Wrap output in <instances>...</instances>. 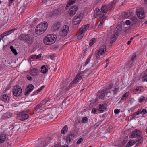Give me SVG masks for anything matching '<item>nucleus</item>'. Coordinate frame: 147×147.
Instances as JSON below:
<instances>
[{"label": "nucleus", "mask_w": 147, "mask_h": 147, "mask_svg": "<svg viewBox=\"0 0 147 147\" xmlns=\"http://www.w3.org/2000/svg\"><path fill=\"white\" fill-rule=\"evenodd\" d=\"M48 25V24L46 22H41L36 27L35 30L36 33L38 35L43 34L47 29Z\"/></svg>", "instance_id": "obj_1"}, {"label": "nucleus", "mask_w": 147, "mask_h": 147, "mask_svg": "<svg viewBox=\"0 0 147 147\" xmlns=\"http://www.w3.org/2000/svg\"><path fill=\"white\" fill-rule=\"evenodd\" d=\"M57 36L55 35L49 34L44 38L43 42L46 45H51L55 43L56 40Z\"/></svg>", "instance_id": "obj_2"}, {"label": "nucleus", "mask_w": 147, "mask_h": 147, "mask_svg": "<svg viewBox=\"0 0 147 147\" xmlns=\"http://www.w3.org/2000/svg\"><path fill=\"white\" fill-rule=\"evenodd\" d=\"M106 46L103 45L101 46L99 49L95 51V56L96 58H99L100 56L104 55L105 52L106 51Z\"/></svg>", "instance_id": "obj_3"}, {"label": "nucleus", "mask_w": 147, "mask_h": 147, "mask_svg": "<svg viewBox=\"0 0 147 147\" xmlns=\"http://www.w3.org/2000/svg\"><path fill=\"white\" fill-rule=\"evenodd\" d=\"M89 25L87 24L84 26H83L78 30V32L77 34V38L79 40L81 39L83 36V34L84 32H86L89 28Z\"/></svg>", "instance_id": "obj_4"}, {"label": "nucleus", "mask_w": 147, "mask_h": 147, "mask_svg": "<svg viewBox=\"0 0 147 147\" xmlns=\"http://www.w3.org/2000/svg\"><path fill=\"white\" fill-rule=\"evenodd\" d=\"M22 89L19 86L15 85L13 88L12 90L13 95L16 97H19L21 96L22 94Z\"/></svg>", "instance_id": "obj_5"}, {"label": "nucleus", "mask_w": 147, "mask_h": 147, "mask_svg": "<svg viewBox=\"0 0 147 147\" xmlns=\"http://www.w3.org/2000/svg\"><path fill=\"white\" fill-rule=\"evenodd\" d=\"M116 0H113L112 2L109 4L107 6L103 5L102 6L101 11L106 14L108 10L111 9L115 5L116 3Z\"/></svg>", "instance_id": "obj_6"}, {"label": "nucleus", "mask_w": 147, "mask_h": 147, "mask_svg": "<svg viewBox=\"0 0 147 147\" xmlns=\"http://www.w3.org/2000/svg\"><path fill=\"white\" fill-rule=\"evenodd\" d=\"M83 18L82 14L81 13L77 14L74 18L73 23L74 25L79 24Z\"/></svg>", "instance_id": "obj_7"}, {"label": "nucleus", "mask_w": 147, "mask_h": 147, "mask_svg": "<svg viewBox=\"0 0 147 147\" xmlns=\"http://www.w3.org/2000/svg\"><path fill=\"white\" fill-rule=\"evenodd\" d=\"M69 31V27L67 25L64 26L59 32L60 35L62 36H65L67 34Z\"/></svg>", "instance_id": "obj_8"}, {"label": "nucleus", "mask_w": 147, "mask_h": 147, "mask_svg": "<svg viewBox=\"0 0 147 147\" xmlns=\"http://www.w3.org/2000/svg\"><path fill=\"white\" fill-rule=\"evenodd\" d=\"M29 117L28 114H25V113L21 112H20L17 115V118L21 120H24L27 119Z\"/></svg>", "instance_id": "obj_9"}, {"label": "nucleus", "mask_w": 147, "mask_h": 147, "mask_svg": "<svg viewBox=\"0 0 147 147\" xmlns=\"http://www.w3.org/2000/svg\"><path fill=\"white\" fill-rule=\"evenodd\" d=\"M78 9V8L77 6H72L68 11L69 15L70 16H73L76 13Z\"/></svg>", "instance_id": "obj_10"}, {"label": "nucleus", "mask_w": 147, "mask_h": 147, "mask_svg": "<svg viewBox=\"0 0 147 147\" xmlns=\"http://www.w3.org/2000/svg\"><path fill=\"white\" fill-rule=\"evenodd\" d=\"M78 82H76V80H73L71 83L69 84L68 86H67L65 84L63 85L64 87L65 88L64 89L66 91L68 90L70 88H72L75 87L76 84H77Z\"/></svg>", "instance_id": "obj_11"}, {"label": "nucleus", "mask_w": 147, "mask_h": 147, "mask_svg": "<svg viewBox=\"0 0 147 147\" xmlns=\"http://www.w3.org/2000/svg\"><path fill=\"white\" fill-rule=\"evenodd\" d=\"M137 15L140 19H143L145 16V13L144 10L142 8L137 9Z\"/></svg>", "instance_id": "obj_12"}, {"label": "nucleus", "mask_w": 147, "mask_h": 147, "mask_svg": "<svg viewBox=\"0 0 147 147\" xmlns=\"http://www.w3.org/2000/svg\"><path fill=\"white\" fill-rule=\"evenodd\" d=\"M34 88V86L31 84H30L26 88L25 92V95H28L33 90Z\"/></svg>", "instance_id": "obj_13"}, {"label": "nucleus", "mask_w": 147, "mask_h": 147, "mask_svg": "<svg viewBox=\"0 0 147 147\" xmlns=\"http://www.w3.org/2000/svg\"><path fill=\"white\" fill-rule=\"evenodd\" d=\"M16 30V29L15 28L13 29L5 32L4 33L2 34L1 35V37L2 38H1V40L3 39L6 36H7Z\"/></svg>", "instance_id": "obj_14"}, {"label": "nucleus", "mask_w": 147, "mask_h": 147, "mask_svg": "<svg viewBox=\"0 0 147 147\" xmlns=\"http://www.w3.org/2000/svg\"><path fill=\"white\" fill-rule=\"evenodd\" d=\"M99 107L97 109L101 113L103 112L107 109V105L106 104H100Z\"/></svg>", "instance_id": "obj_15"}, {"label": "nucleus", "mask_w": 147, "mask_h": 147, "mask_svg": "<svg viewBox=\"0 0 147 147\" xmlns=\"http://www.w3.org/2000/svg\"><path fill=\"white\" fill-rule=\"evenodd\" d=\"M38 70L37 68H34L31 69L30 74L33 77H35L38 75Z\"/></svg>", "instance_id": "obj_16"}, {"label": "nucleus", "mask_w": 147, "mask_h": 147, "mask_svg": "<svg viewBox=\"0 0 147 147\" xmlns=\"http://www.w3.org/2000/svg\"><path fill=\"white\" fill-rule=\"evenodd\" d=\"M61 26L60 22H56L53 26L52 28L53 30L54 31H57Z\"/></svg>", "instance_id": "obj_17"}, {"label": "nucleus", "mask_w": 147, "mask_h": 147, "mask_svg": "<svg viewBox=\"0 0 147 147\" xmlns=\"http://www.w3.org/2000/svg\"><path fill=\"white\" fill-rule=\"evenodd\" d=\"M84 72H81L79 74H78L75 78L74 80L78 83L79 80H81L82 77L84 76Z\"/></svg>", "instance_id": "obj_18"}, {"label": "nucleus", "mask_w": 147, "mask_h": 147, "mask_svg": "<svg viewBox=\"0 0 147 147\" xmlns=\"http://www.w3.org/2000/svg\"><path fill=\"white\" fill-rule=\"evenodd\" d=\"M57 112V109L56 108H52L51 111V115H50V117L53 119L56 117L55 114Z\"/></svg>", "instance_id": "obj_19"}, {"label": "nucleus", "mask_w": 147, "mask_h": 147, "mask_svg": "<svg viewBox=\"0 0 147 147\" xmlns=\"http://www.w3.org/2000/svg\"><path fill=\"white\" fill-rule=\"evenodd\" d=\"M141 134V132L140 130H135L133 131L131 134V137H136L138 136H140Z\"/></svg>", "instance_id": "obj_20"}, {"label": "nucleus", "mask_w": 147, "mask_h": 147, "mask_svg": "<svg viewBox=\"0 0 147 147\" xmlns=\"http://www.w3.org/2000/svg\"><path fill=\"white\" fill-rule=\"evenodd\" d=\"M12 116L11 113L8 112L3 114L2 116V118L4 120L11 117Z\"/></svg>", "instance_id": "obj_21"}, {"label": "nucleus", "mask_w": 147, "mask_h": 147, "mask_svg": "<svg viewBox=\"0 0 147 147\" xmlns=\"http://www.w3.org/2000/svg\"><path fill=\"white\" fill-rule=\"evenodd\" d=\"M1 99L2 101L6 103L8 102L9 100V97L7 95L5 94L2 95Z\"/></svg>", "instance_id": "obj_22"}, {"label": "nucleus", "mask_w": 147, "mask_h": 147, "mask_svg": "<svg viewBox=\"0 0 147 147\" xmlns=\"http://www.w3.org/2000/svg\"><path fill=\"white\" fill-rule=\"evenodd\" d=\"M74 137V135L72 134H70L67 135L66 138V141L67 143L68 144H70L71 140L72 139V138Z\"/></svg>", "instance_id": "obj_23"}, {"label": "nucleus", "mask_w": 147, "mask_h": 147, "mask_svg": "<svg viewBox=\"0 0 147 147\" xmlns=\"http://www.w3.org/2000/svg\"><path fill=\"white\" fill-rule=\"evenodd\" d=\"M118 35L115 33L114 35L112 36L110 39V42L111 43H112L114 42L116 40L117 37Z\"/></svg>", "instance_id": "obj_24"}, {"label": "nucleus", "mask_w": 147, "mask_h": 147, "mask_svg": "<svg viewBox=\"0 0 147 147\" xmlns=\"http://www.w3.org/2000/svg\"><path fill=\"white\" fill-rule=\"evenodd\" d=\"M129 94V92H127L124 94L121 97V100L123 101H125L127 99Z\"/></svg>", "instance_id": "obj_25"}, {"label": "nucleus", "mask_w": 147, "mask_h": 147, "mask_svg": "<svg viewBox=\"0 0 147 147\" xmlns=\"http://www.w3.org/2000/svg\"><path fill=\"white\" fill-rule=\"evenodd\" d=\"M68 130V127L67 125H65L61 130V132L62 134H64L67 132Z\"/></svg>", "instance_id": "obj_26"}, {"label": "nucleus", "mask_w": 147, "mask_h": 147, "mask_svg": "<svg viewBox=\"0 0 147 147\" xmlns=\"http://www.w3.org/2000/svg\"><path fill=\"white\" fill-rule=\"evenodd\" d=\"M122 30L121 27L120 26H117L115 29V33L118 35L121 31Z\"/></svg>", "instance_id": "obj_27"}, {"label": "nucleus", "mask_w": 147, "mask_h": 147, "mask_svg": "<svg viewBox=\"0 0 147 147\" xmlns=\"http://www.w3.org/2000/svg\"><path fill=\"white\" fill-rule=\"evenodd\" d=\"M6 135L5 134L2 133L1 135V143L3 142L5 140Z\"/></svg>", "instance_id": "obj_28"}, {"label": "nucleus", "mask_w": 147, "mask_h": 147, "mask_svg": "<svg viewBox=\"0 0 147 147\" xmlns=\"http://www.w3.org/2000/svg\"><path fill=\"white\" fill-rule=\"evenodd\" d=\"M134 90L136 92H137L138 93H140L144 91V89L142 87H137Z\"/></svg>", "instance_id": "obj_29"}, {"label": "nucleus", "mask_w": 147, "mask_h": 147, "mask_svg": "<svg viewBox=\"0 0 147 147\" xmlns=\"http://www.w3.org/2000/svg\"><path fill=\"white\" fill-rule=\"evenodd\" d=\"M106 13L104 12H102V11H101L100 13V17L101 18L102 20H104L107 17V16H105Z\"/></svg>", "instance_id": "obj_30"}, {"label": "nucleus", "mask_w": 147, "mask_h": 147, "mask_svg": "<svg viewBox=\"0 0 147 147\" xmlns=\"http://www.w3.org/2000/svg\"><path fill=\"white\" fill-rule=\"evenodd\" d=\"M41 72L44 74L46 73L48 71V69L46 68L45 65H43L41 68Z\"/></svg>", "instance_id": "obj_31"}, {"label": "nucleus", "mask_w": 147, "mask_h": 147, "mask_svg": "<svg viewBox=\"0 0 147 147\" xmlns=\"http://www.w3.org/2000/svg\"><path fill=\"white\" fill-rule=\"evenodd\" d=\"M136 143L135 140H131L127 144L128 147H130L134 145Z\"/></svg>", "instance_id": "obj_32"}, {"label": "nucleus", "mask_w": 147, "mask_h": 147, "mask_svg": "<svg viewBox=\"0 0 147 147\" xmlns=\"http://www.w3.org/2000/svg\"><path fill=\"white\" fill-rule=\"evenodd\" d=\"M100 11V9L99 8H96L94 11V16L95 18L97 17L98 16V13Z\"/></svg>", "instance_id": "obj_33"}, {"label": "nucleus", "mask_w": 147, "mask_h": 147, "mask_svg": "<svg viewBox=\"0 0 147 147\" xmlns=\"http://www.w3.org/2000/svg\"><path fill=\"white\" fill-rule=\"evenodd\" d=\"M140 114H141V110L139 109L137 112L134 113L133 114L131 115L133 119H134V117Z\"/></svg>", "instance_id": "obj_34"}, {"label": "nucleus", "mask_w": 147, "mask_h": 147, "mask_svg": "<svg viewBox=\"0 0 147 147\" xmlns=\"http://www.w3.org/2000/svg\"><path fill=\"white\" fill-rule=\"evenodd\" d=\"M97 94L100 98H102L104 97L105 94L103 92H98Z\"/></svg>", "instance_id": "obj_35"}, {"label": "nucleus", "mask_w": 147, "mask_h": 147, "mask_svg": "<svg viewBox=\"0 0 147 147\" xmlns=\"http://www.w3.org/2000/svg\"><path fill=\"white\" fill-rule=\"evenodd\" d=\"M131 20V21L132 22V24H135L137 21V18L133 16L132 17Z\"/></svg>", "instance_id": "obj_36"}, {"label": "nucleus", "mask_w": 147, "mask_h": 147, "mask_svg": "<svg viewBox=\"0 0 147 147\" xmlns=\"http://www.w3.org/2000/svg\"><path fill=\"white\" fill-rule=\"evenodd\" d=\"M96 41V39L95 38H93L90 41L89 45L90 46H92V45Z\"/></svg>", "instance_id": "obj_37"}, {"label": "nucleus", "mask_w": 147, "mask_h": 147, "mask_svg": "<svg viewBox=\"0 0 147 147\" xmlns=\"http://www.w3.org/2000/svg\"><path fill=\"white\" fill-rule=\"evenodd\" d=\"M10 49L11 51L15 55H16L18 54V53L16 51L15 49L13 48V46H11L10 47Z\"/></svg>", "instance_id": "obj_38"}, {"label": "nucleus", "mask_w": 147, "mask_h": 147, "mask_svg": "<svg viewBox=\"0 0 147 147\" xmlns=\"http://www.w3.org/2000/svg\"><path fill=\"white\" fill-rule=\"evenodd\" d=\"M139 138L140 139H138L137 141L138 143L137 144V146H139L142 142V136H139Z\"/></svg>", "instance_id": "obj_39"}, {"label": "nucleus", "mask_w": 147, "mask_h": 147, "mask_svg": "<svg viewBox=\"0 0 147 147\" xmlns=\"http://www.w3.org/2000/svg\"><path fill=\"white\" fill-rule=\"evenodd\" d=\"M82 122L85 123L88 122V118L86 117H84L82 120Z\"/></svg>", "instance_id": "obj_40"}, {"label": "nucleus", "mask_w": 147, "mask_h": 147, "mask_svg": "<svg viewBox=\"0 0 147 147\" xmlns=\"http://www.w3.org/2000/svg\"><path fill=\"white\" fill-rule=\"evenodd\" d=\"M24 37V40L26 41H30L31 40V38L28 35H25Z\"/></svg>", "instance_id": "obj_41"}, {"label": "nucleus", "mask_w": 147, "mask_h": 147, "mask_svg": "<svg viewBox=\"0 0 147 147\" xmlns=\"http://www.w3.org/2000/svg\"><path fill=\"white\" fill-rule=\"evenodd\" d=\"M49 100V98H45L44 100H42L40 103L42 105H44V104H45V103H46Z\"/></svg>", "instance_id": "obj_42"}, {"label": "nucleus", "mask_w": 147, "mask_h": 147, "mask_svg": "<svg viewBox=\"0 0 147 147\" xmlns=\"http://www.w3.org/2000/svg\"><path fill=\"white\" fill-rule=\"evenodd\" d=\"M136 53H134L132 57L131 60L133 61H135L136 59Z\"/></svg>", "instance_id": "obj_43"}, {"label": "nucleus", "mask_w": 147, "mask_h": 147, "mask_svg": "<svg viewBox=\"0 0 147 147\" xmlns=\"http://www.w3.org/2000/svg\"><path fill=\"white\" fill-rule=\"evenodd\" d=\"M145 100V97L144 96H142L139 99V101L140 103H141L143 101Z\"/></svg>", "instance_id": "obj_44"}, {"label": "nucleus", "mask_w": 147, "mask_h": 147, "mask_svg": "<svg viewBox=\"0 0 147 147\" xmlns=\"http://www.w3.org/2000/svg\"><path fill=\"white\" fill-rule=\"evenodd\" d=\"M92 54L89 56V57L87 59V60L86 61V62L85 63V65H86L87 64H88L89 63V62H90V58L91 57V56H92Z\"/></svg>", "instance_id": "obj_45"}, {"label": "nucleus", "mask_w": 147, "mask_h": 147, "mask_svg": "<svg viewBox=\"0 0 147 147\" xmlns=\"http://www.w3.org/2000/svg\"><path fill=\"white\" fill-rule=\"evenodd\" d=\"M76 0H70L68 2V4L69 5H73Z\"/></svg>", "instance_id": "obj_46"}, {"label": "nucleus", "mask_w": 147, "mask_h": 147, "mask_svg": "<svg viewBox=\"0 0 147 147\" xmlns=\"http://www.w3.org/2000/svg\"><path fill=\"white\" fill-rule=\"evenodd\" d=\"M147 113V111L145 109H143L142 111H141V114H145Z\"/></svg>", "instance_id": "obj_47"}, {"label": "nucleus", "mask_w": 147, "mask_h": 147, "mask_svg": "<svg viewBox=\"0 0 147 147\" xmlns=\"http://www.w3.org/2000/svg\"><path fill=\"white\" fill-rule=\"evenodd\" d=\"M42 106V105L40 103L38 104L35 107V109H40Z\"/></svg>", "instance_id": "obj_48"}, {"label": "nucleus", "mask_w": 147, "mask_h": 147, "mask_svg": "<svg viewBox=\"0 0 147 147\" xmlns=\"http://www.w3.org/2000/svg\"><path fill=\"white\" fill-rule=\"evenodd\" d=\"M51 0H43L42 1L44 3L46 4H49Z\"/></svg>", "instance_id": "obj_49"}, {"label": "nucleus", "mask_w": 147, "mask_h": 147, "mask_svg": "<svg viewBox=\"0 0 147 147\" xmlns=\"http://www.w3.org/2000/svg\"><path fill=\"white\" fill-rule=\"evenodd\" d=\"M120 111V110L117 109H116L114 110V113L115 114H118Z\"/></svg>", "instance_id": "obj_50"}, {"label": "nucleus", "mask_w": 147, "mask_h": 147, "mask_svg": "<svg viewBox=\"0 0 147 147\" xmlns=\"http://www.w3.org/2000/svg\"><path fill=\"white\" fill-rule=\"evenodd\" d=\"M125 23L127 25H130L131 24H132V22L130 20H127L126 21Z\"/></svg>", "instance_id": "obj_51"}, {"label": "nucleus", "mask_w": 147, "mask_h": 147, "mask_svg": "<svg viewBox=\"0 0 147 147\" xmlns=\"http://www.w3.org/2000/svg\"><path fill=\"white\" fill-rule=\"evenodd\" d=\"M83 139L82 138H80L77 142V144H80L83 141Z\"/></svg>", "instance_id": "obj_52"}, {"label": "nucleus", "mask_w": 147, "mask_h": 147, "mask_svg": "<svg viewBox=\"0 0 147 147\" xmlns=\"http://www.w3.org/2000/svg\"><path fill=\"white\" fill-rule=\"evenodd\" d=\"M59 9H56L54 10L53 13V14H57L59 13Z\"/></svg>", "instance_id": "obj_53"}, {"label": "nucleus", "mask_w": 147, "mask_h": 147, "mask_svg": "<svg viewBox=\"0 0 147 147\" xmlns=\"http://www.w3.org/2000/svg\"><path fill=\"white\" fill-rule=\"evenodd\" d=\"M30 57L32 59H37L36 55H31Z\"/></svg>", "instance_id": "obj_54"}, {"label": "nucleus", "mask_w": 147, "mask_h": 147, "mask_svg": "<svg viewBox=\"0 0 147 147\" xmlns=\"http://www.w3.org/2000/svg\"><path fill=\"white\" fill-rule=\"evenodd\" d=\"M97 109L96 108H93L92 109V112L93 113L95 114L97 111Z\"/></svg>", "instance_id": "obj_55"}, {"label": "nucleus", "mask_w": 147, "mask_h": 147, "mask_svg": "<svg viewBox=\"0 0 147 147\" xmlns=\"http://www.w3.org/2000/svg\"><path fill=\"white\" fill-rule=\"evenodd\" d=\"M101 123V121H99L97 123H96L95 125V126L96 127H98L99 125Z\"/></svg>", "instance_id": "obj_56"}, {"label": "nucleus", "mask_w": 147, "mask_h": 147, "mask_svg": "<svg viewBox=\"0 0 147 147\" xmlns=\"http://www.w3.org/2000/svg\"><path fill=\"white\" fill-rule=\"evenodd\" d=\"M143 79L144 81L147 82V75H146L143 76Z\"/></svg>", "instance_id": "obj_57"}, {"label": "nucleus", "mask_w": 147, "mask_h": 147, "mask_svg": "<svg viewBox=\"0 0 147 147\" xmlns=\"http://www.w3.org/2000/svg\"><path fill=\"white\" fill-rule=\"evenodd\" d=\"M27 78L29 80H32V78L29 75L27 76Z\"/></svg>", "instance_id": "obj_58"}, {"label": "nucleus", "mask_w": 147, "mask_h": 147, "mask_svg": "<svg viewBox=\"0 0 147 147\" xmlns=\"http://www.w3.org/2000/svg\"><path fill=\"white\" fill-rule=\"evenodd\" d=\"M123 16H124V18H126L127 17V14L126 13H124L123 14Z\"/></svg>", "instance_id": "obj_59"}, {"label": "nucleus", "mask_w": 147, "mask_h": 147, "mask_svg": "<svg viewBox=\"0 0 147 147\" xmlns=\"http://www.w3.org/2000/svg\"><path fill=\"white\" fill-rule=\"evenodd\" d=\"M102 20V19L100 20V24H102V25H103V24L104 23V21H103V20Z\"/></svg>", "instance_id": "obj_60"}, {"label": "nucleus", "mask_w": 147, "mask_h": 147, "mask_svg": "<svg viewBox=\"0 0 147 147\" xmlns=\"http://www.w3.org/2000/svg\"><path fill=\"white\" fill-rule=\"evenodd\" d=\"M50 57L52 59H53L54 58V57H55V56L54 55L52 54L50 55Z\"/></svg>", "instance_id": "obj_61"}, {"label": "nucleus", "mask_w": 147, "mask_h": 147, "mask_svg": "<svg viewBox=\"0 0 147 147\" xmlns=\"http://www.w3.org/2000/svg\"><path fill=\"white\" fill-rule=\"evenodd\" d=\"M41 56V54H39L36 56L37 59L39 58Z\"/></svg>", "instance_id": "obj_62"}, {"label": "nucleus", "mask_w": 147, "mask_h": 147, "mask_svg": "<svg viewBox=\"0 0 147 147\" xmlns=\"http://www.w3.org/2000/svg\"><path fill=\"white\" fill-rule=\"evenodd\" d=\"M110 92H107V93H106V95L108 96V97H109V96H110Z\"/></svg>", "instance_id": "obj_63"}, {"label": "nucleus", "mask_w": 147, "mask_h": 147, "mask_svg": "<svg viewBox=\"0 0 147 147\" xmlns=\"http://www.w3.org/2000/svg\"><path fill=\"white\" fill-rule=\"evenodd\" d=\"M103 27V25H102V24H99L98 25V27L99 28H102Z\"/></svg>", "instance_id": "obj_64"}]
</instances>
